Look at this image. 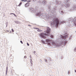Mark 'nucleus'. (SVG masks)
I'll return each instance as SVG.
<instances>
[{"mask_svg":"<svg viewBox=\"0 0 76 76\" xmlns=\"http://www.w3.org/2000/svg\"><path fill=\"white\" fill-rule=\"evenodd\" d=\"M36 52H35V51H34V54H35V53H36Z\"/></svg>","mask_w":76,"mask_h":76,"instance_id":"24","label":"nucleus"},{"mask_svg":"<svg viewBox=\"0 0 76 76\" xmlns=\"http://www.w3.org/2000/svg\"><path fill=\"white\" fill-rule=\"evenodd\" d=\"M34 29H39V28H34Z\"/></svg>","mask_w":76,"mask_h":76,"instance_id":"17","label":"nucleus"},{"mask_svg":"<svg viewBox=\"0 0 76 76\" xmlns=\"http://www.w3.org/2000/svg\"><path fill=\"white\" fill-rule=\"evenodd\" d=\"M29 2H30L29 1H28V3H29Z\"/></svg>","mask_w":76,"mask_h":76,"instance_id":"36","label":"nucleus"},{"mask_svg":"<svg viewBox=\"0 0 76 76\" xmlns=\"http://www.w3.org/2000/svg\"><path fill=\"white\" fill-rule=\"evenodd\" d=\"M52 44L53 45H54L56 47H58L60 46V45H58V44L57 43L54 44L53 43H53Z\"/></svg>","mask_w":76,"mask_h":76,"instance_id":"6","label":"nucleus"},{"mask_svg":"<svg viewBox=\"0 0 76 76\" xmlns=\"http://www.w3.org/2000/svg\"><path fill=\"white\" fill-rule=\"evenodd\" d=\"M7 32H9V30H7Z\"/></svg>","mask_w":76,"mask_h":76,"instance_id":"37","label":"nucleus"},{"mask_svg":"<svg viewBox=\"0 0 76 76\" xmlns=\"http://www.w3.org/2000/svg\"><path fill=\"white\" fill-rule=\"evenodd\" d=\"M27 44L28 46H29V44H28V43H27Z\"/></svg>","mask_w":76,"mask_h":76,"instance_id":"22","label":"nucleus"},{"mask_svg":"<svg viewBox=\"0 0 76 76\" xmlns=\"http://www.w3.org/2000/svg\"><path fill=\"white\" fill-rule=\"evenodd\" d=\"M45 42L42 40V42H43V43H44V44H48V45H50V43L51 42V40L49 39H47L45 40Z\"/></svg>","mask_w":76,"mask_h":76,"instance_id":"4","label":"nucleus"},{"mask_svg":"<svg viewBox=\"0 0 76 76\" xmlns=\"http://www.w3.org/2000/svg\"><path fill=\"white\" fill-rule=\"evenodd\" d=\"M20 42L21 43V44H23V42H22V41H20Z\"/></svg>","mask_w":76,"mask_h":76,"instance_id":"23","label":"nucleus"},{"mask_svg":"<svg viewBox=\"0 0 76 76\" xmlns=\"http://www.w3.org/2000/svg\"><path fill=\"white\" fill-rule=\"evenodd\" d=\"M42 3L44 4H45V3H46V2L45 1H42Z\"/></svg>","mask_w":76,"mask_h":76,"instance_id":"10","label":"nucleus"},{"mask_svg":"<svg viewBox=\"0 0 76 76\" xmlns=\"http://www.w3.org/2000/svg\"><path fill=\"white\" fill-rule=\"evenodd\" d=\"M71 9L72 10H76V5L73 6L71 8Z\"/></svg>","mask_w":76,"mask_h":76,"instance_id":"7","label":"nucleus"},{"mask_svg":"<svg viewBox=\"0 0 76 76\" xmlns=\"http://www.w3.org/2000/svg\"><path fill=\"white\" fill-rule=\"evenodd\" d=\"M27 0H25V1H27Z\"/></svg>","mask_w":76,"mask_h":76,"instance_id":"39","label":"nucleus"},{"mask_svg":"<svg viewBox=\"0 0 76 76\" xmlns=\"http://www.w3.org/2000/svg\"><path fill=\"white\" fill-rule=\"evenodd\" d=\"M31 61H30V62L31 63V64H32V60L31 59Z\"/></svg>","mask_w":76,"mask_h":76,"instance_id":"13","label":"nucleus"},{"mask_svg":"<svg viewBox=\"0 0 76 76\" xmlns=\"http://www.w3.org/2000/svg\"><path fill=\"white\" fill-rule=\"evenodd\" d=\"M28 26H31V25H28Z\"/></svg>","mask_w":76,"mask_h":76,"instance_id":"31","label":"nucleus"},{"mask_svg":"<svg viewBox=\"0 0 76 76\" xmlns=\"http://www.w3.org/2000/svg\"><path fill=\"white\" fill-rule=\"evenodd\" d=\"M8 70V67H7L6 68V75H7V70Z\"/></svg>","mask_w":76,"mask_h":76,"instance_id":"9","label":"nucleus"},{"mask_svg":"<svg viewBox=\"0 0 76 76\" xmlns=\"http://www.w3.org/2000/svg\"><path fill=\"white\" fill-rule=\"evenodd\" d=\"M27 6H26V7H27Z\"/></svg>","mask_w":76,"mask_h":76,"instance_id":"43","label":"nucleus"},{"mask_svg":"<svg viewBox=\"0 0 76 76\" xmlns=\"http://www.w3.org/2000/svg\"><path fill=\"white\" fill-rule=\"evenodd\" d=\"M59 23V20H58L57 18H55L54 21L53 22V23H51V26H54L55 25L56 27L58 26V23Z\"/></svg>","mask_w":76,"mask_h":76,"instance_id":"2","label":"nucleus"},{"mask_svg":"<svg viewBox=\"0 0 76 76\" xmlns=\"http://www.w3.org/2000/svg\"><path fill=\"white\" fill-rule=\"evenodd\" d=\"M37 31L38 32H41V31H40V30H39V29H38V30H37Z\"/></svg>","mask_w":76,"mask_h":76,"instance_id":"16","label":"nucleus"},{"mask_svg":"<svg viewBox=\"0 0 76 76\" xmlns=\"http://www.w3.org/2000/svg\"><path fill=\"white\" fill-rule=\"evenodd\" d=\"M31 11V12H32V10H33V9L31 8L30 9Z\"/></svg>","mask_w":76,"mask_h":76,"instance_id":"19","label":"nucleus"},{"mask_svg":"<svg viewBox=\"0 0 76 76\" xmlns=\"http://www.w3.org/2000/svg\"><path fill=\"white\" fill-rule=\"evenodd\" d=\"M45 61H46V62H47V61H46V60H45Z\"/></svg>","mask_w":76,"mask_h":76,"instance_id":"41","label":"nucleus"},{"mask_svg":"<svg viewBox=\"0 0 76 76\" xmlns=\"http://www.w3.org/2000/svg\"><path fill=\"white\" fill-rule=\"evenodd\" d=\"M74 0V1H76V0Z\"/></svg>","mask_w":76,"mask_h":76,"instance_id":"38","label":"nucleus"},{"mask_svg":"<svg viewBox=\"0 0 76 76\" xmlns=\"http://www.w3.org/2000/svg\"><path fill=\"white\" fill-rule=\"evenodd\" d=\"M75 73H76V70H75Z\"/></svg>","mask_w":76,"mask_h":76,"instance_id":"32","label":"nucleus"},{"mask_svg":"<svg viewBox=\"0 0 76 76\" xmlns=\"http://www.w3.org/2000/svg\"><path fill=\"white\" fill-rule=\"evenodd\" d=\"M12 32H14V30H13V29H12Z\"/></svg>","mask_w":76,"mask_h":76,"instance_id":"20","label":"nucleus"},{"mask_svg":"<svg viewBox=\"0 0 76 76\" xmlns=\"http://www.w3.org/2000/svg\"><path fill=\"white\" fill-rule=\"evenodd\" d=\"M34 1H37V0H34Z\"/></svg>","mask_w":76,"mask_h":76,"instance_id":"34","label":"nucleus"},{"mask_svg":"<svg viewBox=\"0 0 76 76\" xmlns=\"http://www.w3.org/2000/svg\"><path fill=\"white\" fill-rule=\"evenodd\" d=\"M14 16H15V17H17V16L15 15V14H14Z\"/></svg>","mask_w":76,"mask_h":76,"instance_id":"21","label":"nucleus"},{"mask_svg":"<svg viewBox=\"0 0 76 76\" xmlns=\"http://www.w3.org/2000/svg\"><path fill=\"white\" fill-rule=\"evenodd\" d=\"M67 7H69V6H70V5L69 4H67Z\"/></svg>","mask_w":76,"mask_h":76,"instance_id":"15","label":"nucleus"},{"mask_svg":"<svg viewBox=\"0 0 76 76\" xmlns=\"http://www.w3.org/2000/svg\"><path fill=\"white\" fill-rule=\"evenodd\" d=\"M60 37L61 38L58 37V38L60 39V41H64L63 43L64 44L67 43V40H66L64 39L63 40V39H66V36L61 35Z\"/></svg>","mask_w":76,"mask_h":76,"instance_id":"3","label":"nucleus"},{"mask_svg":"<svg viewBox=\"0 0 76 76\" xmlns=\"http://www.w3.org/2000/svg\"><path fill=\"white\" fill-rule=\"evenodd\" d=\"M47 30L46 31L47 34H44L43 33H42L40 34V35L42 37V38H46V37H47L48 35H49V34H50V31L51 30V29L49 27H47Z\"/></svg>","mask_w":76,"mask_h":76,"instance_id":"1","label":"nucleus"},{"mask_svg":"<svg viewBox=\"0 0 76 76\" xmlns=\"http://www.w3.org/2000/svg\"><path fill=\"white\" fill-rule=\"evenodd\" d=\"M28 4V3L26 4H25V6H26V4Z\"/></svg>","mask_w":76,"mask_h":76,"instance_id":"30","label":"nucleus"},{"mask_svg":"<svg viewBox=\"0 0 76 76\" xmlns=\"http://www.w3.org/2000/svg\"><path fill=\"white\" fill-rule=\"evenodd\" d=\"M10 33H11V32H12V31H10Z\"/></svg>","mask_w":76,"mask_h":76,"instance_id":"33","label":"nucleus"},{"mask_svg":"<svg viewBox=\"0 0 76 76\" xmlns=\"http://www.w3.org/2000/svg\"><path fill=\"white\" fill-rule=\"evenodd\" d=\"M14 22L15 23H17V24H20V22L18 21H15Z\"/></svg>","mask_w":76,"mask_h":76,"instance_id":"8","label":"nucleus"},{"mask_svg":"<svg viewBox=\"0 0 76 76\" xmlns=\"http://www.w3.org/2000/svg\"><path fill=\"white\" fill-rule=\"evenodd\" d=\"M54 10H52L51 11V13H54Z\"/></svg>","mask_w":76,"mask_h":76,"instance_id":"14","label":"nucleus"},{"mask_svg":"<svg viewBox=\"0 0 76 76\" xmlns=\"http://www.w3.org/2000/svg\"><path fill=\"white\" fill-rule=\"evenodd\" d=\"M10 15H14V13H10Z\"/></svg>","mask_w":76,"mask_h":76,"instance_id":"25","label":"nucleus"},{"mask_svg":"<svg viewBox=\"0 0 76 76\" xmlns=\"http://www.w3.org/2000/svg\"><path fill=\"white\" fill-rule=\"evenodd\" d=\"M41 1H39V3H41Z\"/></svg>","mask_w":76,"mask_h":76,"instance_id":"35","label":"nucleus"},{"mask_svg":"<svg viewBox=\"0 0 76 76\" xmlns=\"http://www.w3.org/2000/svg\"><path fill=\"white\" fill-rule=\"evenodd\" d=\"M61 13H63V11H61Z\"/></svg>","mask_w":76,"mask_h":76,"instance_id":"26","label":"nucleus"},{"mask_svg":"<svg viewBox=\"0 0 76 76\" xmlns=\"http://www.w3.org/2000/svg\"><path fill=\"white\" fill-rule=\"evenodd\" d=\"M69 72L68 71V75H69Z\"/></svg>","mask_w":76,"mask_h":76,"instance_id":"42","label":"nucleus"},{"mask_svg":"<svg viewBox=\"0 0 76 76\" xmlns=\"http://www.w3.org/2000/svg\"><path fill=\"white\" fill-rule=\"evenodd\" d=\"M6 26V27H7V25Z\"/></svg>","mask_w":76,"mask_h":76,"instance_id":"44","label":"nucleus"},{"mask_svg":"<svg viewBox=\"0 0 76 76\" xmlns=\"http://www.w3.org/2000/svg\"><path fill=\"white\" fill-rule=\"evenodd\" d=\"M66 3H67V1L66 0L65 1Z\"/></svg>","mask_w":76,"mask_h":76,"instance_id":"29","label":"nucleus"},{"mask_svg":"<svg viewBox=\"0 0 76 76\" xmlns=\"http://www.w3.org/2000/svg\"><path fill=\"white\" fill-rule=\"evenodd\" d=\"M75 49H76V48H75Z\"/></svg>","mask_w":76,"mask_h":76,"instance_id":"45","label":"nucleus"},{"mask_svg":"<svg viewBox=\"0 0 76 76\" xmlns=\"http://www.w3.org/2000/svg\"><path fill=\"white\" fill-rule=\"evenodd\" d=\"M39 13H38V14L37 15V16H38V15H39Z\"/></svg>","mask_w":76,"mask_h":76,"instance_id":"27","label":"nucleus"},{"mask_svg":"<svg viewBox=\"0 0 76 76\" xmlns=\"http://www.w3.org/2000/svg\"><path fill=\"white\" fill-rule=\"evenodd\" d=\"M25 58H26V56H25L24 57Z\"/></svg>","mask_w":76,"mask_h":76,"instance_id":"28","label":"nucleus"},{"mask_svg":"<svg viewBox=\"0 0 76 76\" xmlns=\"http://www.w3.org/2000/svg\"><path fill=\"white\" fill-rule=\"evenodd\" d=\"M21 1H24V2H25V1H25L24 0H21Z\"/></svg>","mask_w":76,"mask_h":76,"instance_id":"18","label":"nucleus"},{"mask_svg":"<svg viewBox=\"0 0 76 76\" xmlns=\"http://www.w3.org/2000/svg\"><path fill=\"white\" fill-rule=\"evenodd\" d=\"M55 9H54V8L53 9V10H55Z\"/></svg>","mask_w":76,"mask_h":76,"instance_id":"40","label":"nucleus"},{"mask_svg":"<svg viewBox=\"0 0 76 76\" xmlns=\"http://www.w3.org/2000/svg\"><path fill=\"white\" fill-rule=\"evenodd\" d=\"M22 2H20V3L19 4V5H18V6H20L22 4Z\"/></svg>","mask_w":76,"mask_h":76,"instance_id":"11","label":"nucleus"},{"mask_svg":"<svg viewBox=\"0 0 76 76\" xmlns=\"http://www.w3.org/2000/svg\"><path fill=\"white\" fill-rule=\"evenodd\" d=\"M50 36L51 38H53V37H54L53 35H50Z\"/></svg>","mask_w":76,"mask_h":76,"instance_id":"12","label":"nucleus"},{"mask_svg":"<svg viewBox=\"0 0 76 76\" xmlns=\"http://www.w3.org/2000/svg\"><path fill=\"white\" fill-rule=\"evenodd\" d=\"M70 21L73 22V23L76 25V17L70 20Z\"/></svg>","mask_w":76,"mask_h":76,"instance_id":"5","label":"nucleus"}]
</instances>
